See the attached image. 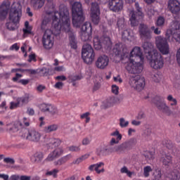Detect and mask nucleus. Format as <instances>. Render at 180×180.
Segmentation results:
<instances>
[{"mask_svg":"<svg viewBox=\"0 0 180 180\" xmlns=\"http://www.w3.org/2000/svg\"><path fill=\"white\" fill-rule=\"evenodd\" d=\"M50 6L49 9L47 10L48 6L45 7L46 13L47 15H53V21L49 18H45L41 24V29L44 33H51L55 36H58L61 33V30L68 34L70 46L71 49L77 50V39L72 30H71V20H70V12L67 6L61 4L59 6V12L56 11V6L53 3H49Z\"/></svg>","mask_w":180,"mask_h":180,"instance_id":"obj_1","label":"nucleus"},{"mask_svg":"<svg viewBox=\"0 0 180 180\" xmlns=\"http://www.w3.org/2000/svg\"><path fill=\"white\" fill-rule=\"evenodd\" d=\"M113 53L115 56H120L122 60L127 58L129 62L126 66V70L129 72V74H140L143 72V63L144 61V56L141 52V49L139 46H135L132 51L129 53V52H125L122 54V48H120V44H115L112 49Z\"/></svg>","mask_w":180,"mask_h":180,"instance_id":"obj_2","label":"nucleus"},{"mask_svg":"<svg viewBox=\"0 0 180 180\" xmlns=\"http://www.w3.org/2000/svg\"><path fill=\"white\" fill-rule=\"evenodd\" d=\"M166 37L162 36H158L155 38V44L158 47L159 51L164 56L169 54V44H168V40L171 39L172 41H176L180 43V31L174 32L172 34V30H167L165 34Z\"/></svg>","mask_w":180,"mask_h":180,"instance_id":"obj_3","label":"nucleus"},{"mask_svg":"<svg viewBox=\"0 0 180 180\" xmlns=\"http://www.w3.org/2000/svg\"><path fill=\"white\" fill-rule=\"evenodd\" d=\"M139 34L141 39L145 42L142 44L144 53L146 54L147 59L153 58L154 53H158L157 50L154 49V45L151 42L147 41L151 39V30L148 27V25L146 24H140L139 25Z\"/></svg>","mask_w":180,"mask_h":180,"instance_id":"obj_4","label":"nucleus"},{"mask_svg":"<svg viewBox=\"0 0 180 180\" xmlns=\"http://www.w3.org/2000/svg\"><path fill=\"white\" fill-rule=\"evenodd\" d=\"M22 18V4L20 2H14L11 8L8 19L11 22H7L6 26L8 30L12 32L19 28V22Z\"/></svg>","mask_w":180,"mask_h":180,"instance_id":"obj_5","label":"nucleus"},{"mask_svg":"<svg viewBox=\"0 0 180 180\" xmlns=\"http://www.w3.org/2000/svg\"><path fill=\"white\" fill-rule=\"evenodd\" d=\"M72 22L74 27H79L85 17L84 16V10H82V4L79 2H75L72 6Z\"/></svg>","mask_w":180,"mask_h":180,"instance_id":"obj_6","label":"nucleus"},{"mask_svg":"<svg viewBox=\"0 0 180 180\" xmlns=\"http://www.w3.org/2000/svg\"><path fill=\"white\" fill-rule=\"evenodd\" d=\"M153 103L155 105L156 108L165 116H173V117H178L179 116V112L172 111L169 105H167V103L164 101L162 97L156 96L153 99Z\"/></svg>","mask_w":180,"mask_h":180,"instance_id":"obj_7","label":"nucleus"},{"mask_svg":"<svg viewBox=\"0 0 180 180\" xmlns=\"http://www.w3.org/2000/svg\"><path fill=\"white\" fill-rule=\"evenodd\" d=\"M23 124L20 121H15L14 122L6 124V130L8 133H16V131H19L20 129H23V127H29L30 126V120L27 117H24L22 119Z\"/></svg>","mask_w":180,"mask_h":180,"instance_id":"obj_8","label":"nucleus"},{"mask_svg":"<svg viewBox=\"0 0 180 180\" xmlns=\"http://www.w3.org/2000/svg\"><path fill=\"white\" fill-rule=\"evenodd\" d=\"M82 58L86 64H92L95 60V52L90 44H85L83 45L82 50Z\"/></svg>","mask_w":180,"mask_h":180,"instance_id":"obj_9","label":"nucleus"},{"mask_svg":"<svg viewBox=\"0 0 180 180\" xmlns=\"http://www.w3.org/2000/svg\"><path fill=\"white\" fill-rule=\"evenodd\" d=\"M135 8L136 11L134 10L129 11V20L131 22V26H137L140 20H141L144 16L139 3H135Z\"/></svg>","mask_w":180,"mask_h":180,"instance_id":"obj_10","label":"nucleus"},{"mask_svg":"<svg viewBox=\"0 0 180 180\" xmlns=\"http://www.w3.org/2000/svg\"><path fill=\"white\" fill-rule=\"evenodd\" d=\"M94 47L95 50H101L102 47H104L106 50H110L112 49V41L108 37H103L99 39V37H95L94 38Z\"/></svg>","mask_w":180,"mask_h":180,"instance_id":"obj_11","label":"nucleus"},{"mask_svg":"<svg viewBox=\"0 0 180 180\" xmlns=\"http://www.w3.org/2000/svg\"><path fill=\"white\" fill-rule=\"evenodd\" d=\"M148 60L150 61V67L154 70H161L164 67V58L158 52L154 53L152 58Z\"/></svg>","mask_w":180,"mask_h":180,"instance_id":"obj_12","label":"nucleus"},{"mask_svg":"<svg viewBox=\"0 0 180 180\" xmlns=\"http://www.w3.org/2000/svg\"><path fill=\"white\" fill-rule=\"evenodd\" d=\"M137 144V139L131 138L128 141L122 143L121 145L116 146L115 148V151L117 153H126V151H129L133 147Z\"/></svg>","mask_w":180,"mask_h":180,"instance_id":"obj_13","label":"nucleus"},{"mask_svg":"<svg viewBox=\"0 0 180 180\" xmlns=\"http://www.w3.org/2000/svg\"><path fill=\"white\" fill-rule=\"evenodd\" d=\"M92 25L89 22H86L82 26L81 39L82 41H88L92 39Z\"/></svg>","mask_w":180,"mask_h":180,"instance_id":"obj_14","label":"nucleus"},{"mask_svg":"<svg viewBox=\"0 0 180 180\" xmlns=\"http://www.w3.org/2000/svg\"><path fill=\"white\" fill-rule=\"evenodd\" d=\"M124 3L123 0H108V8L112 12L117 13L123 11Z\"/></svg>","mask_w":180,"mask_h":180,"instance_id":"obj_15","label":"nucleus"},{"mask_svg":"<svg viewBox=\"0 0 180 180\" xmlns=\"http://www.w3.org/2000/svg\"><path fill=\"white\" fill-rule=\"evenodd\" d=\"M91 18L94 25H98L101 22V10H99V5L97 3H92L91 8Z\"/></svg>","mask_w":180,"mask_h":180,"instance_id":"obj_16","label":"nucleus"},{"mask_svg":"<svg viewBox=\"0 0 180 180\" xmlns=\"http://www.w3.org/2000/svg\"><path fill=\"white\" fill-rule=\"evenodd\" d=\"M51 34L44 32L42 38L43 46L46 50H50L54 46V37H51Z\"/></svg>","mask_w":180,"mask_h":180,"instance_id":"obj_17","label":"nucleus"},{"mask_svg":"<svg viewBox=\"0 0 180 180\" xmlns=\"http://www.w3.org/2000/svg\"><path fill=\"white\" fill-rule=\"evenodd\" d=\"M168 9L172 15H178L180 12V3L178 0H169Z\"/></svg>","mask_w":180,"mask_h":180,"instance_id":"obj_18","label":"nucleus"},{"mask_svg":"<svg viewBox=\"0 0 180 180\" xmlns=\"http://www.w3.org/2000/svg\"><path fill=\"white\" fill-rule=\"evenodd\" d=\"M109 65V57L105 55L101 56L96 61V67L100 70H105Z\"/></svg>","mask_w":180,"mask_h":180,"instance_id":"obj_19","label":"nucleus"},{"mask_svg":"<svg viewBox=\"0 0 180 180\" xmlns=\"http://www.w3.org/2000/svg\"><path fill=\"white\" fill-rule=\"evenodd\" d=\"M11 8V2L8 1H5L0 6V20H4L6 18V15L9 12Z\"/></svg>","mask_w":180,"mask_h":180,"instance_id":"obj_20","label":"nucleus"},{"mask_svg":"<svg viewBox=\"0 0 180 180\" xmlns=\"http://www.w3.org/2000/svg\"><path fill=\"white\" fill-rule=\"evenodd\" d=\"M40 109L41 112H48L50 115H57L58 110L53 104L50 103H42L40 105Z\"/></svg>","mask_w":180,"mask_h":180,"instance_id":"obj_21","label":"nucleus"},{"mask_svg":"<svg viewBox=\"0 0 180 180\" xmlns=\"http://www.w3.org/2000/svg\"><path fill=\"white\" fill-rule=\"evenodd\" d=\"M41 135L39 131H36V129H30L28 131L26 139L30 141H34V143H37L40 141V139Z\"/></svg>","mask_w":180,"mask_h":180,"instance_id":"obj_22","label":"nucleus"},{"mask_svg":"<svg viewBox=\"0 0 180 180\" xmlns=\"http://www.w3.org/2000/svg\"><path fill=\"white\" fill-rule=\"evenodd\" d=\"M110 136L112 137L110 141V146H115V144H119L122 139V136L118 130L112 132Z\"/></svg>","mask_w":180,"mask_h":180,"instance_id":"obj_23","label":"nucleus"},{"mask_svg":"<svg viewBox=\"0 0 180 180\" xmlns=\"http://www.w3.org/2000/svg\"><path fill=\"white\" fill-rule=\"evenodd\" d=\"M135 88L136 91H143L146 86V79L140 76H136L134 79Z\"/></svg>","mask_w":180,"mask_h":180,"instance_id":"obj_24","label":"nucleus"},{"mask_svg":"<svg viewBox=\"0 0 180 180\" xmlns=\"http://www.w3.org/2000/svg\"><path fill=\"white\" fill-rule=\"evenodd\" d=\"M105 165V163L101 162L97 164L91 165L89 167V170L91 172L96 171V174H101V172H105V169L102 168L101 169H99V168H101Z\"/></svg>","mask_w":180,"mask_h":180,"instance_id":"obj_25","label":"nucleus"},{"mask_svg":"<svg viewBox=\"0 0 180 180\" xmlns=\"http://www.w3.org/2000/svg\"><path fill=\"white\" fill-rule=\"evenodd\" d=\"M61 144V140L59 139L51 138L49 139V143L46 144L48 148H56Z\"/></svg>","mask_w":180,"mask_h":180,"instance_id":"obj_26","label":"nucleus"},{"mask_svg":"<svg viewBox=\"0 0 180 180\" xmlns=\"http://www.w3.org/2000/svg\"><path fill=\"white\" fill-rule=\"evenodd\" d=\"M17 101L20 103V105H27L30 102V94L26 93L24 96L18 97Z\"/></svg>","mask_w":180,"mask_h":180,"instance_id":"obj_27","label":"nucleus"},{"mask_svg":"<svg viewBox=\"0 0 180 180\" xmlns=\"http://www.w3.org/2000/svg\"><path fill=\"white\" fill-rule=\"evenodd\" d=\"M11 72H28L32 75L37 74V71L33 69H22V68H15L11 70Z\"/></svg>","mask_w":180,"mask_h":180,"instance_id":"obj_28","label":"nucleus"},{"mask_svg":"<svg viewBox=\"0 0 180 180\" xmlns=\"http://www.w3.org/2000/svg\"><path fill=\"white\" fill-rule=\"evenodd\" d=\"M63 154V149L61 148H56L52 153H51L48 158H58Z\"/></svg>","mask_w":180,"mask_h":180,"instance_id":"obj_29","label":"nucleus"},{"mask_svg":"<svg viewBox=\"0 0 180 180\" xmlns=\"http://www.w3.org/2000/svg\"><path fill=\"white\" fill-rule=\"evenodd\" d=\"M151 172H153V167H151V166H145L143 172V178H149Z\"/></svg>","mask_w":180,"mask_h":180,"instance_id":"obj_30","label":"nucleus"},{"mask_svg":"<svg viewBox=\"0 0 180 180\" xmlns=\"http://www.w3.org/2000/svg\"><path fill=\"white\" fill-rule=\"evenodd\" d=\"M113 103H115V98L113 97H109L103 102V105L105 108H110V106H113Z\"/></svg>","mask_w":180,"mask_h":180,"instance_id":"obj_31","label":"nucleus"},{"mask_svg":"<svg viewBox=\"0 0 180 180\" xmlns=\"http://www.w3.org/2000/svg\"><path fill=\"white\" fill-rule=\"evenodd\" d=\"M167 101L169 103L170 106H176L178 105V101L171 94L167 96Z\"/></svg>","mask_w":180,"mask_h":180,"instance_id":"obj_32","label":"nucleus"},{"mask_svg":"<svg viewBox=\"0 0 180 180\" xmlns=\"http://www.w3.org/2000/svg\"><path fill=\"white\" fill-rule=\"evenodd\" d=\"M117 26L119 30H123L124 29H126V25L124 24V18H118Z\"/></svg>","mask_w":180,"mask_h":180,"instance_id":"obj_33","label":"nucleus"},{"mask_svg":"<svg viewBox=\"0 0 180 180\" xmlns=\"http://www.w3.org/2000/svg\"><path fill=\"white\" fill-rule=\"evenodd\" d=\"M45 1L46 0H32V2L35 8L40 9V8H43Z\"/></svg>","mask_w":180,"mask_h":180,"instance_id":"obj_34","label":"nucleus"},{"mask_svg":"<svg viewBox=\"0 0 180 180\" xmlns=\"http://www.w3.org/2000/svg\"><path fill=\"white\" fill-rule=\"evenodd\" d=\"M122 38L124 40H128V41L130 40L131 39V35L130 30H124L122 32Z\"/></svg>","mask_w":180,"mask_h":180,"instance_id":"obj_35","label":"nucleus"},{"mask_svg":"<svg viewBox=\"0 0 180 180\" xmlns=\"http://www.w3.org/2000/svg\"><path fill=\"white\" fill-rule=\"evenodd\" d=\"M171 180H180V172H177L176 169L173 170L170 175Z\"/></svg>","mask_w":180,"mask_h":180,"instance_id":"obj_36","label":"nucleus"},{"mask_svg":"<svg viewBox=\"0 0 180 180\" xmlns=\"http://www.w3.org/2000/svg\"><path fill=\"white\" fill-rule=\"evenodd\" d=\"M58 129V125L57 124H51L45 127V131L46 133H51V131H56Z\"/></svg>","mask_w":180,"mask_h":180,"instance_id":"obj_37","label":"nucleus"},{"mask_svg":"<svg viewBox=\"0 0 180 180\" xmlns=\"http://www.w3.org/2000/svg\"><path fill=\"white\" fill-rule=\"evenodd\" d=\"M25 28L22 29L24 34H30V33H32V27L29 26V21H25Z\"/></svg>","mask_w":180,"mask_h":180,"instance_id":"obj_38","label":"nucleus"},{"mask_svg":"<svg viewBox=\"0 0 180 180\" xmlns=\"http://www.w3.org/2000/svg\"><path fill=\"white\" fill-rule=\"evenodd\" d=\"M98 155H106L108 154V148L106 147H100L97 149Z\"/></svg>","mask_w":180,"mask_h":180,"instance_id":"obj_39","label":"nucleus"},{"mask_svg":"<svg viewBox=\"0 0 180 180\" xmlns=\"http://www.w3.org/2000/svg\"><path fill=\"white\" fill-rule=\"evenodd\" d=\"M91 113L89 112H86L80 115V119H86L85 123H89L91 122Z\"/></svg>","mask_w":180,"mask_h":180,"instance_id":"obj_40","label":"nucleus"},{"mask_svg":"<svg viewBox=\"0 0 180 180\" xmlns=\"http://www.w3.org/2000/svg\"><path fill=\"white\" fill-rule=\"evenodd\" d=\"M129 126V121H126L124 118H120V127L121 129H124Z\"/></svg>","mask_w":180,"mask_h":180,"instance_id":"obj_41","label":"nucleus"},{"mask_svg":"<svg viewBox=\"0 0 180 180\" xmlns=\"http://www.w3.org/2000/svg\"><path fill=\"white\" fill-rule=\"evenodd\" d=\"M172 29L170 30L172 32V34H174V30H176V32H180V23L179 22H174L172 25Z\"/></svg>","mask_w":180,"mask_h":180,"instance_id":"obj_42","label":"nucleus"},{"mask_svg":"<svg viewBox=\"0 0 180 180\" xmlns=\"http://www.w3.org/2000/svg\"><path fill=\"white\" fill-rule=\"evenodd\" d=\"M121 174H127V176L129 178H131V176L133 175V172L129 171V169L126 166L123 167L120 169Z\"/></svg>","mask_w":180,"mask_h":180,"instance_id":"obj_43","label":"nucleus"},{"mask_svg":"<svg viewBox=\"0 0 180 180\" xmlns=\"http://www.w3.org/2000/svg\"><path fill=\"white\" fill-rule=\"evenodd\" d=\"M162 176V174L161 173V169H158L155 170V172L153 174V180H160L161 179Z\"/></svg>","mask_w":180,"mask_h":180,"instance_id":"obj_44","label":"nucleus"},{"mask_svg":"<svg viewBox=\"0 0 180 180\" xmlns=\"http://www.w3.org/2000/svg\"><path fill=\"white\" fill-rule=\"evenodd\" d=\"M154 155H155V151L146 150L143 153V157H145V158H154Z\"/></svg>","mask_w":180,"mask_h":180,"instance_id":"obj_45","label":"nucleus"},{"mask_svg":"<svg viewBox=\"0 0 180 180\" xmlns=\"http://www.w3.org/2000/svg\"><path fill=\"white\" fill-rule=\"evenodd\" d=\"M151 134H153L151 129H147L144 131L143 136L148 140H150L151 139Z\"/></svg>","mask_w":180,"mask_h":180,"instance_id":"obj_46","label":"nucleus"},{"mask_svg":"<svg viewBox=\"0 0 180 180\" xmlns=\"http://www.w3.org/2000/svg\"><path fill=\"white\" fill-rule=\"evenodd\" d=\"M40 74L42 77H47L48 75H50V69L42 68L40 70Z\"/></svg>","mask_w":180,"mask_h":180,"instance_id":"obj_47","label":"nucleus"},{"mask_svg":"<svg viewBox=\"0 0 180 180\" xmlns=\"http://www.w3.org/2000/svg\"><path fill=\"white\" fill-rule=\"evenodd\" d=\"M162 144L166 148H168V150H170V148H172V142L170 140L165 139L162 141Z\"/></svg>","mask_w":180,"mask_h":180,"instance_id":"obj_48","label":"nucleus"},{"mask_svg":"<svg viewBox=\"0 0 180 180\" xmlns=\"http://www.w3.org/2000/svg\"><path fill=\"white\" fill-rule=\"evenodd\" d=\"M164 23H165V18L162 16L158 17L156 21L157 26H164Z\"/></svg>","mask_w":180,"mask_h":180,"instance_id":"obj_49","label":"nucleus"},{"mask_svg":"<svg viewBox=\"0 0 180 180\" xmlns=\"http://www.w3.org/2000/svg\"><path fill=\"white\" fill-rule=\"evenodd\" d=\"M58 172V170L56 169H54L52 171L47 172L46 173V175L51 176L53 175V178H57V173Z\"/></svg>","mask_w":180,"mask_h":180,"instance_id":"obj_50","label":"nucleus"},{"mask_svg":"<svg viewBox=\"0 0 180 180\" xmlns=\"http://www.w3.org/2000/svg\"><path fill=\"white\" fill-rule=\"evenodd\" d=\"M4 162L8 164L9 165H13V164H15V160L13 158H4Z\"/></svg>","mask_w":180,"mask_h":180,"instance_id":"obj_51","label":"nucleus"},{"mask_svg":"<svg viewBox=\"0 0 180 180\" xmlns=\"http://www.w3.org/2000/svg\"><path fill=\"white\" fill-rule=\"evenodd\" d=\"M67 161L66 158H60L58 161H55V165H63Z\"/></svg>","mask_w":180,"mask_h":180,"instance_id":"obj_52","label":"nucleus"},{"mask_svg":"<svg viewBox=\"0 0 180 180\" xmlns=\"http://www.w3.org/2000/svg\"><path fill=\"white\" fill-rule=\"evenodd\" d=\"M22 77H23V75H22L21 74L16 73L15 77L12 78L13 82H19V79L20 78H22Z\"/></svg>","mask_w":180,"mask_h":180,"instance_id":"obj_53","label":"nucleus"},{"mask_svg":"<svg viewBox=\"0 0 180 180\" xmlns=\"http://www.w3.org/2000/svg\"><path fill=\"white\" fill-rule=\"evenodd\" d=\"M112 92L115 95H119V86H117V85L113 84L112 86Z\"/></svg>","mask_w":180,"mask_h":180,"instance_id":"obj_54","label":"nucleus"},{"mask_svg":"<svg viewBox=\"0 0 180 180\" xmlns=\"http://www.w3.org/2000/svg\"><path fill=\"white\" fill-rule=\"evenodd\" d=\"M20 105V103L17 101L16 103L11 102L10 105V109H16V108H18V106Z\"/></svg>","mask_w":180,"mask_h":180,"instance_id":"obj_55","label":"nucleus"},{"mask_svg":"<svg viewBox=\"0 0 180 180\" xmlns=\"http://www.w3.org/2000/svg\"><path fill=\"white\" fill-rule=\"evenodd\" d=\"M63 86H64V84L62 82H58L54 85L56 89H63Z\"/></svg>","mask_w":180,"mask_h":180,"instance_id":"obj_56","label":"nucleus"},{"mask_svg":"<svg viewBox=\"0 0 180 180\" xmlns=\"http://www.w3.org/2000/svg\"><path fill=\"white\" fill-rule=\"evenodd\" d=\"M82 79V75H75L71 77L72 82H75V81H81Z\"/></svg>","mask_w":180,"mask_h":180,"instance_id":"obj_57","label":"nucleus"},{"mask_svg":"<svg viewBox=\"0 0 180 180\" xmlns=\"http://www.w3.org/2000/svg\"><path fill=\"white\" fill-rule=\"evenodd\" d=\"M153 81L155 82H160V79H161V77L158 75V74H155L153 77H152Z\"/></svg>","mask_w":180,"mask_h":180,"instance_id":"obj_58","label":"nucleus"},{"mask_svg":"<svg viewBox=\"0 0 180 180\" xmlns=\"http://www.w3.org/2000/svg\"><path fill=\"white\" fill-rule=\"evenodd\" d=\"M30 82V79H21L18 81V84H21L22 85H27Z\"/></svg>","mask_w":180,"mask_h":180,"instance_id":"obj_59","label":"nucleus"},{"mask_svg":"<svg viewBox=\"0 0 180 180\" xmlns=\"http://www.w3.org/2000/svg\"><path fill=\"white\" fill-rule=\"evenodd\" d=\"M44 157V154L42 152H37L34 154V158H43Z\"/></svg>","mask_w":180,"mask_h":180,"instance_id":"obj_60","label":"nucleus"},{"mask_svg":"<svg viewBox=\"0 0 180 180\" xmlns=\"http://www.w3.org/2000/svg\"><path fill=\"white\" fill-rule=\"evenodd\" d=\"M91 143V139L86 137L82 140L83 146H88V144Z\"/></svg>","mask_w":180,"mask_h":180,"instance_id":"obj_61","label":"nucleus"},{"mask_svg":"<svg viewBox=\"0 0 180 180\" xmlns=\"http://www.w3.org/2000/svg\"><path fill=\"white\" fill-rule=\"evenodd\" d=\"M28 61H29V63H32V61L36 62L37 61L36 55L34 53L30 55Z\"/></svg>","mask_w":180,"mask_h":180,"instance_id":"obj_62","label":"nucleus"},{"mask_svg":"<svg viewBox=\"0 0 180 180\" xmlns=\"http://www.w3.org/2000/svg\"><path fill=\"white\" fill-rule=\"evenodd\" d=\"M44 89H46V86L39 84L38 85V86L37 87V91L39 93L43 92V91H44Z\"/></svg>","mask_w":180,"mask_h":180,"instance_id":"obj_63","label":"nucleus"},{"mask_svg":"<svg viewBox=\"0 0 180 180\" xmlns=\"http://www.w3.org/2000/svg\"><path fill=\"white\" fill-rule=\"evenodd\" d=\"M70 151H79L80 148L79 146H72L69 147Z\"/></svg>","mask_w":180,"mask_h":180,"instance_id":"obj_64","label":"nucleus"}]
</instances>
